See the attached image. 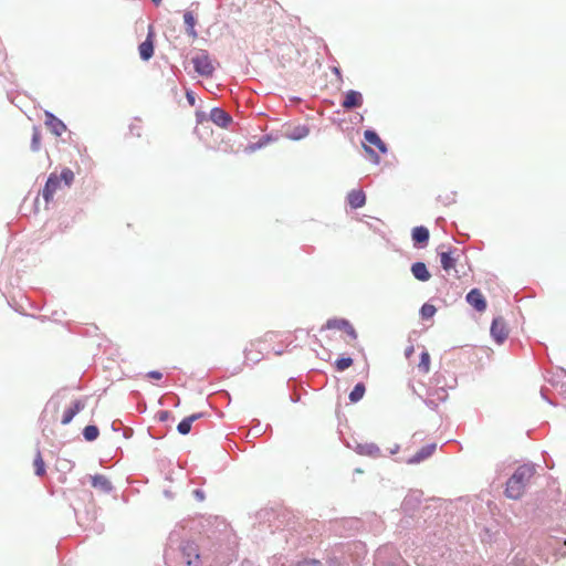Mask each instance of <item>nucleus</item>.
Masks as SVG:
<instances>
[{"instance_id":"f257e3e1","label":"nucleus","mask_w":566,"mask_h":566,"mask_svg":"<svg viewBox=\"0 0 566 566\" xmlns=\"http://www.w3.org/2000/svg\"><path fill=\"white\" fill-rule=\"evenodd\" d=\"M534 475V465H520L506 482L505 495L512 500H520L524 495L525 489Z\"/></svg>"},{"instance_id":"f03ea898","label":"nucleus","mask_w":566,"mask_h":566,"mask_svg":"<svg viewBox=\"0 0 566 566\" xmlns=\"http://www.w3.org/2000/svg\"><path fill=\"white\" fill-rule=\"evenodd\" d=\"M75 178L74 172L70 168L62 169L61 174L57 175L55 172L50 174L44 188L42 190V196L45 202H50L53 200L54 195L62 190L63 188H69L73 184Z\"/></svg>"},{"instance_id":"7ed1b4c3","label":"nucleus","mask_w":566,"mask_h":566,"mask_svg":"<svg viewBox=\"0 0 566 566\" xmlns=\"http://www.w3.org/2000/svg\"><path fill=\"white\" fill-rule=\"evenodd\" d=\"M365 142L364 148L371 156L375 164L379 163V157L374 153L371 146H375L381 154L387 153L386 144L380 139L378 134L374 130H366L364 134Z\"/></svg>"},{"instance_id":"20e7f679","label":"nucleus","mask_w":566,"mask_h":566,"mask_svg":"<svg viewBox=\"0 0 566 566\" xmlns=\"http://www.w3.org/2000/svg\"><path fill=\"white\" fill-rule=\"evenodd\" d=\"M195 71L201 76L209 77L214 72V65L206 51H200L192 57Z\"/></svg>"},{"instance_id":"39448f33","label":"nucleus","mask_w":566,"mask_h":566,"mask_svg":"<svg viewBox=\"0 0 566 566\" xmlns=\"http://www.w3.org/2000/svg\"><path fill=\"white\" fill-rule=\"evenodd\" d=\"M181 560L187 566H199V547L193 542H185L179 549Z\"/></svg>"},{"instance_id":"423d86ee","label":"nucleus","mask_w":566,"mask_h":566,"mask_svg":"<svg viewBox=\"0 0 566 566\" xmlns=\"http://www.w3.org/2000/svg\"><path fill=\"white\" fill-rule=\"evenodd\" d=\"M324 327L327 329H339L345 332L349 337L348 343L357 339V333L354 326L345 318H331L326 322Z\"/></svg>"},{"instance_id":"0eeeda50","label":"nucleus","mask_w":566,"mask_h":566,"mask_svg":"<svg viewBox=\"0 0 566 566\" xmlns=\"http://www.w3.org/2000/svg\"><path fill=\"white\" fill-rule=\"evenodd\" d=\"M458 250H449V251H441L440 254V261L442 269L448 273L451 274L454 273V276H459L458 270H457V262L459 260V253H457Z\"/></svg>"},{"instance_id":"6e6552de","label":"nucleus","mask_w":566,"mask_h":566,"mask_svg":"<svg viewBox=\"0 0 566 566\" xmlns=\"http://www.w3.org/2000/svg\"><path fill=\"white\" fill-rule=\"evenodd\" d=\"M491 335L499 344L503 343L509 335L505 321L502 317L494 318L491 325Z\"/></svg>"},{"instance_id":"1a4fd4ad","label":"nucleus","mask_w":566,"mask_h":566,"mask_svg":"<svg viewBox=\"0 0 566 566\" xmlns=\"http://www.w3.org/2000/svg\"><path fill=\"white\" fill-rule=\"evenodd\" d=\"M45 125L55 136H61L66 130L64 123L49 112L45 113Z\"/></svg>"},{"instance_id":"9d476101","label":"nucleus","mask_w":566,"mask_h":566,"mask_svg":"<svg viewBox=\"0 0 566 566\" xmlns=\"http://www.w3.org/2000/svg\"><path fill=\"white\" fill-rule=\"evenodd\" d=\"M210 119L219 127L227 128L231 123V116L222 108L214 107L210 112Z\"/></svg>"},{"instance_id":"9b49d317","label":"nucleus","mask_w":566,"mask_h":566,"mask_svg":"<svg viewBox=\"0 0 566 566\" xmlns=\"http://www.w3.org/2000/svg\"><path fill=\"white\" fill-rule=\"evenodd\" d=\"M467 301L479 312H483L486 308L485 298L478 289H473L468 293Z\"/></svg>"},{"instance_id":"f8f14e48","label":"nucleus","mask_w":566,"mask_h":566,"mask_svg":"<svg viewBox=\"0 0 566 566\" xmlns=\"http://www.w3.org/2000/svg\"><path fill=\"white\" fill-rule=\"evenodd\" d=\"M361 104H363L361 94L357 91H348L345 95L342 106L346 109H352V108L361 106Z\"/></svg>"},{"instance_id":"ddd939ff","label":"nucleus","mask_w":566,"mask_h":566,"mask_svg":"<svg viewBox=\"0 0 566 566\" xmlns=\"http://www.w3.org/2000/svg\"><path fill=\"white\" fill-rule=\"evenodd\" d=\"M139 55L144 61H148L154 55L153 32L148 33L147 39L138 46Z\"/></svg>"},{"instance_id":"4468645a","label":"nucleus","mask_w":566,"mask_h":566,"mask_svg":"<svg viewBox=\"0 0 566 566\" xmlns=\"http://www.w3.org/2000/svg\"><path fill=\"white\" fill-rule=\"evenodd\" d=\"M184 22L186 24V32L187 34L191 38V39H197L198 38V33L195 29L196 27V23H197V19L195 17V14L191 12V11H186L184 13Z\"/></svg>"},{"instance_id":"2eb2a0df","label":"nucleus","mask_w":566,"mask_h":566,"mask_svg":"<svg viewBox=\"0 0 566 566\" xmlns=\"http://www.w3.org/2000/svg\"><path fill=\"white\" fill-rule=\"evenodd\" d=\"M348 205L354 208H361L366 202V196L363 190H353L347 196Z\"/></svg>"},{"instance_id":"dca6fc26","label":"nucleus","mask_w":566,"mask_h":566,"mask_svg":"<svg viewBox=\"0 0 566 566\" xmlns=\"http://www.w3.org/2000/svg\"><path fill=\"white\" fill-rule=\"evenodd\" d=\"M84 408V403L80 400L73 402V405L64 411L62 418V424H69L72 419Z\"/></svg>"},{"instance_id":"f3484780","label":"nucleus","mask_w":566,"mask_h":566,"mask_svg":"<svg viewBox=\"0 0 566 566\" xmlns=\"http://www.w3.org/2000/svg\"><path fill=\"white\" fill-rule=\"evenodd\" d=\"M411 272L417 280L422 281V282H426L431 277V275L423 262L413 263L411 266Z\"/></svg>"},{"instance_id":"a211bd4d","label":"nucleus","mask_w":566,"mask_h":566,"mask_svg":"<svg viewBox=\"0 0 566 566\" xmlns=\"http://www.w3.org/2000/svg\"><path fill=\"white\" fill-rule=\"evenodd\" d=\"M412 240L415 244H427L429 240V230L426 227H416L412 229Z\"/></svg>"},{"instance_id":"6ab92c4d","label":"nucleus","mask_w":566,"mask_h":566,"mask_svg":"<svg viewBox=\"0 0 566 566\" xmlns=\"http://www.w3.org/2000/svg\"><path fill=\"white\" fill-rule=\"evenodd\" d=\"M436 443H431V444H428L423 448H421V450L419 452H417L408 462L409 463H419L421 461H423L424 459L429 458L436 450Z\"/></svg>"},{"instance_id":"aec40b11","label":"nucleus","mask_w":566,"mask_h":566,"mask_svg":"<svg viewBox=\"0 0 566 566\" xmlns=\"http://www.w3.org/2000/svg\"><path fill=\"white\" fill-rule=\"evenodd\" d=\"M200 417H201V413H193V415L182 419L177 427L178 432L181 434H188L191 430L192 422L196 421L197 419H199Z\"/></svg>"},{"instance_id":"412c9836","label":"nucleus","mask_w":566,"mask_h":566,"mask_svg":"<svg viewBox=\"0 0 566 566\" xmlns=\"http://www.w3.org/2000/svg\"><path fill=\"white\" fill-rule=\"evenodd\" d=\"M430 354L427 350H423L420 355V361L418 364V370L426 375L430 371Z\"/></svg>"},{"instance_id":"4be33fe9","label":"nucleus","mask_w":566,"mask_h":566,"mask_svg":"<svg viewBox=\"0 0 566 566\" xmlns=\"http://www.w3.org/2000/svg\"><path fill=\"white\" fill-rule=\"evenodd\" d=\"M365 391H366L365 385L361 382L357 384L349 394V400L352 402L359 401L364 397Z\"/></svg>"},{"instance_id":"5701e85b","label":"nucleus","mask_w":566,"mask_h":566,"mask_svg":"<svg viewBox=\"0 0 566 566\" xmlns=\"http://www.w3.org/2000/svg\"><path fill=\"white\" fill-rule=\"evenodd\" d=\"M33 467H34V471H35L36 475H39V476L44 475L45 463H44L42 454L39 450L36 451V454H35L34 461H33Z\"/></svg>"},{"instance_id":"b1692460","label":"nucleus","mask_w":566,"mask_h":566,"mask_svg":"<svg viewBox=\"0 0 566 566\" xmlns=\"http://www.w3.org/2000/svg\"><path fill=\"white\" fill-rule=\"evenodd\" d=\"M92 485L94 488H99L105 491H109L112 488L111 482L103 475L92 476Z\"/></svg>"},{"instance_id":"393cba45","label":"nucleus","mask_w":566,"mask_h":566,"mask_svg":"<svg viewBox=\"0 0 566 566\" xmlns=\"http://www.w3.org/2000/svg\"><path fill=\"white\" fill-rule=\"evenodd\" d=\"M99 434L96 426H86L83 430V436L87 441H94Z\"/></svg>"},{"instance_id":"a878e982","label":"nucleus","mask_w":566,"mask_h":566,"mask_svg":"<svg viewBox=\"0 0 566 566\" xmlns=\"http://www.w3.org/2000/svg\"><path fill=\"white\" fill-rule=\"evenodd\" d=\"M41 146V133L36 127H33L31 149L38 151Z\"/></svg>"},{"instance_id":"bb28decb","label":"nucleus","mask_w":566,"mask_h":566,"mask_svg":"<svg viewBox=\"0 0 566 566\" xmlns=\"http://www.w3.org/2000/svg\"><path fill=\"white\" fill-rule=\"evenodd\" d=\"M437 310L436 307L432 305V304H423L421 310H420V314L422 316V318H431L434 314H436Z\"/></svg>"},{"instance_id":"cd10ccee","label":"nucleus","mask_w":566,"mask_h":566,"mask_svg":"<svg viewBox=\"0 0 566 566\" xmlns=\"http://www.w3.org/2000/svg\"><path fill=\"white\" fill-rule=\"evenodd\" d=\"M353 365V359L349 357H342L335 361L336 369L344 371Z\"/></svg>"},{"instance_id":"c85d7f7f","label":"nucleus","mask_w":566,"mask_h":566,"mask_svg":"<svg viewBox=\"0 0 566 566\" xmlns=\"http://www.w3.org/2000/svg\"><path fill=\"white\" fill-rule=\"evenodd\" d=\"M296 566H322V563L316 559L300 562Z\"/></svg>"},{"instance_id":"c756f323","label":"nucleus","mask_w":566,"mask_h":566,"mask_svg":"<svg viewBox=\"0 0 566 566\" xmlns=\"http://www.w3.org/2000/svg\"><path fill=\"white\" fill-rule=\"evenodd\" d=\"M147 377H148V378H151V379L159 380V379H161V378H163V374H161L160 371H158V370H153V371H149V373L147 374Z\"/></svg>"},{"instance_id":"7c9ffc66","label":"nucleus","mask_w":566,"mask_h":566,"mask_svg":"<svg viewBox=\"0 0 566 566\" xmlns=\"http://www.w3.org/2000/svg\"><path fill=\"white\" fill-rule=\"evenodd\" d=\"M186 96H187V99H188L189 104L191 106H193L195 105V96H193V94L191 92H187Z\"/></svg>"},{"instance_id":"2f4dec72","label":"nucleus","mask_w":566,"mask_h":566,"mask_svg":"<svg viewBox=\"0 0 566 566\" xmlns=\"http://www.w3.org/2000/svg\"><path fill=\"white\" fill-rule=\"evenodd\" d=\"M415 348L413 346H409L407 349H406V357H410L411 354L413 353Z\"/></svg>"},{"instance_id":"473e14b6","label":"nucleus","mask_w":566,"mask_h":566,"mask_svg":"<svg viewBox=\"0 0 566 566\" xmlns=\"http://www.w3.org/2000/svg\"><path fill=\"white\" fill-rule=\"evenodd\" d=\"M196 495L198 497H200L201 500L203 499V494L200 492V491H195Z\"/></svg>"},{"instance_id":"72a5a7b5","label":"nucleus","mask_w":566,"mask_h":566,"mask_svg":"<svg viewBox=\"0 0 566 566\" xmlns=\"http://www.w3.org/2000/svg\"><path fill=\"white\" fill-rule=\"evenodd\" d=\"M155 4H159L161 2V0H151Z\"/></svg>"},{"instance_id":"f704fd0d","label":"nucleus","mask_w":566,"mask_h":566,"mask_svg":"<svg viewBox=\"0 0 566 566\" xmlns=\"http://www.w3.org/2000/svg\"><path fill=\"white\" fill-rule=\"evenodd\" d=\"M166 416H167V412H164V415L161 416V419H166Z\"/></svg>"},{"instance_id":"c9c22d12","label":"nucleus","mask_w":566,"mask_h":566,"mask_svg":"<svg viewBox=\"0 0 566 566\" xmlns=\"http://www.w3.org/2000/svg\"><path fill=\"white\" fill-rule=\"evenodd\" d=\"M565 545H566V539H565Z\"/></svg>"}]
</instances>
